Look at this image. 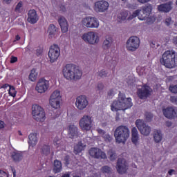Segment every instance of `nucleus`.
Segmentation results:
<instances>
[{"mask_svg": "<svg viewBox=\"0 0 177 177\" xmlns=\"http://www.w3.org/2000/svg\"><path fill=\"white\" fill-rule=\"evenodd\" d=\"M116 169L118 174L122 175L128 171V162L124 158H118L116 163Z\"/></svg>", "mask_w": 177, "mask_h": 177, "instance_id": "ddd939ff", "label": "nucleus"}, {"mask_svg": "<svg viewBox=\"0 0 177 177\" xmlns=\"http://www.w3.org/2000/svg\"><path fill=\"white\" fill-rule=\"evenodd\" d=\"M82 38L83 41L88 42V44H90L91 45H95V44L99 42V37H97V34L95 32L84 33Z\"/></svg>", "mask_w": 177, "mask_h": 177, "instance_id": "9d476101", "label": "nucleus"}, {"mask_svg": "<svg viewBox=\"0 0 177 177\" xmlns=\"http://www.w3.org/2000/svg\"><path fill=\"white\" fill-rule=\"evenodd\" d=\"M37 77H38V73L35 72V69H32L30 74L29 75V80L34 82L35 80H37Z\"/></svg>", "mask_w": 177, "mask_h": 177, "instance_id": "4c0bfd02", "label": "nucleus"}, {"mask_svg": "<svg viewBox=\"0 0 177 177\" xmlns=\"http://www.w3.org/2000/svg\"><path fill=\"white\" fill-rule=\"evenodd\" d=\"M109 9V2L106 1H99L95 3V12H106Z\"/></svg>", "mask_w": 177, "mask_h": 177, "instance_id": "a211bd4d", "label": "nucleus"}, {"mask_svg": "<svg viewBox=\"0 0 177 177\" xmlns=\"http://www.w3.org/2000/svg\"><path fill=\"white\" fill-rule=\"evenodd\" d=\"M88 153L91 157H93V158H102V160H106V158H107V155H106V153L102 151V150L99 148H91L88 151Z\"/></svg>", "mask_w": 177, "mask_h": 177, "instance_id": "4468645a", "label": "nucleus"}, {"mask_svg": "<svg viewBox=\"0 0 177 177\" xmlns=\"http://www.w3.org/2000/svg\"><path fill=\"white\" fill-rule=\"evenodd\" d=\"M62 95H60V91L59 90H55L50 97V106L53 109H59L60 107Z\"/></svg>", "mask_w": 177, "mask_h": 177, "instance_id": "0eeeda50", "label": "nucleus"}, {"mask_svg": "<svg viewBox=\"0 0 177 177\" xmlns=\"http://www.w3.org/2000/svg\"><path fill=\"white\" fill-rule=\"evenodd\" d=\"M153 140L155 143H160L162 140V133L160 131H156L153 133Z\"/></svg>", "mask_w": 177, "mask_h": 177, "instance_id": "7c9ffc66", "label": "nucleus"}, {"mask_svg": "<svg viewBox=\"0 0 177 177\" xmlns=\"http://www.w3.org/2000/svg\"><path fill=\"white\" fill-rule=\"evenodd\" d=\"M21 6H23V3H21V1L19 2L16 6L15 12H20V8H21Z\"/></svg>", "mask_w": 177, "mask_h": 177, "instance_id": "49530a36", "label": "nucleus"}, {"mask_svg": "<svg viewBox=\"0 0 177 177\" xmlns=\"http://www.w3.org/2000/svg\"><path fill=\"white\" fill-rule=\"evenodd\" d=\"M8 93L10 96L15 97V96H16V90L15 89V87L10 86Z\"/></svg>", "mask_w": 177, "mask_h": 177, "instance_id": "79ce46f5", "label": "nucleus"}, {"mask_svg": "<svg viewBox=\"0 0 177 177\" xmlns=\"http://www.w3.org/2000/svg\"><path fill=\"white\" fill-rule=\"evenodd\" d=\"M47 32H48V37L50 39L55 38L56 34H57V28L54 24L49 25Z\"/></svg>", "mask_w": 177, "mask_h": 177, "instance_id": "393cba45", "label": "nucleus"}, {"mask_svg": "<svg viewBox=\"0 0 177 177\" xmlns=\"http://www.w3.org/2000/svg\"><path fill=\"white\" fill-rule=\"evenodd\" d=\"M4 2H6V3H10V2H12V0H3Z\"/></svg>", "mask_w": 177, "mask_h": 177, "instance_id": "69168bd1", "label": "nucleus"}, {"mask_svg": "<svg viewBox=\"0 0 177 177\" xmlns=\"http://www.w3.org/2000/svg\"><path fill=\"white\" fill-rule=\"evenodd\" d=\"M172 172H175V170H174V169H170V170L168 171L169 175H172Z\"/></svg>", "mask_w": 177, "mask_h": 177, "instance_id": "0e129e2a", "label": "nucleus"}, {"mask_svg": "<svg viewBox=\"0 0 177 177\" xmlns=\"http://www.w3.org/2000/svg\"><path fill=\"white\" fill-rule=\"evenodd\" d=\"M126 45L127 50L129 52H135L137 49H139V46H140V39L136 36H131L127 41Z\"/></svg>", "mask_w": 177, "mask_h": 177, "instance_id": "423d86ee", "label": "nucleus"}, {"mask_svg": "<svg viewBox=\"0 0 177 177\" xmlns=\"http://www.w3.org/2000/svg\"><path fill=\"white\" fill-rule=\"evenodd\" d=\"M113 95H114V91H113V89L109 90L108 92V96H113Z\"/></svg>", "mask_w": 177, "mask_h": 177, "instance_id": "13d9d810", "label": "nucleus"}, {"mask_svg": "<svg viewBox=\"0 0 177 177\" xmlns=\"http://www.w3.org/2000/svg\"><path fill=\"white\" fill-rule=\"evenodd\" d=\"M102 138H104L105 142H111L113 139L109 133H105Z\"/></svg>", "mask_w": 177, "mask_h": 177, "instance_id": "c03bdc74", "label": "nucleus"}, {"mask_svg": "<svg viewBox=\"0 0 177 177\" xmlns=\"http://www.w3.org/2000/svg\"><path fill=\"white\" fill-rule=\"evenodd\" d=\"M131 142L134 145H137L139 142V133L136 127H133L131 129Z\"/></svg>", "mask_w": 177, "mask_h": 177, "instance_id": "a878e982", "label": "nucleus"}, {"mask_svg": "<svg viewBox=\"0 0 177 177\" xmlns=\"http://www.w3.org/2000/svg\"><path fill=\"white\" fill-rule=\"evenodd\" d=\"M162 113L165 117H166V118H169V120L176 117V111H175V109L173 107L163 109Z\"/></svg>", "mask_w": 177, "mask_h": 177, "instance_id": "aec40b11", "label": "nucleus"}, {"mask_svg": "<svg viewBox=\"0 0 177 177\" xmlns=\"http://www.w3.org/2000/svg\"><path fill=\"white\" fill-rule=\"evenodd\" d=\"M127 17H128V11L127 10L122 11L118 16V19L119 20H122V21L127 20Z\"/></svg>", "mask_w": 177, "mask_h": 177, "instance_id": "c9c22d12", "label": "nucleus"}, {"mask_svg": "<svg viewBox=\"0 0 177 177\" xmlns=\"http://www.w3.org/2000/svg\"><path fill=\"white\" fill-rule=\"evenodd\" d=\"M132 106V99L131 97L127 98L125 95L120 93L118 100L117 101H114L111 105L112 111H118L119 110H122V111H125V110H128V109H131Z\"/></svg>", "mask_w": 177, "mask_h": 177, "instance_id": "f03ea898", "label": "nucleus"}, {"mask_svg": "<svg viewBox=\"0 0 177 177\" xmlns=\"http://www.w3.org/2000/svg\"><path fill=\"white\" fill-rule=\"evenodd\" d=\"M97 132L98 133H100V135H101L102 137L104 136V135L106 134V132L104 131V130H102L100 129H97Z\"/></svg>", "mask_w": 177, "mask_h": 177, "instance_id": "864d4df0", "label": "nucleus"}, {"mask_svg": "<svg viewBox=\"0 0 177 177\" xmlns=\"http://www.w3.org/2000/svg\"><path fill=\"white\" fill-rule=\"evenodd\" d=\"M160 63L167 68H174L176 66V59L175 60V52L167 50L162 55Z\"/></svg>", "mask_w": 177, "mask_h": 177, "instance_id": "20e7f679", "label": "nucleus"}, {"mask_svg": "<svg viewBox=\"0 0 177 177\" xmlns=\"http://www.w3.org/2000/svg\"><path fill=\"white\" fill-rule=\"evenodd\" d=\"M111 44H113V38L110 36L106 37L102 44L103 49L105 50L110 49L111 47Z\"/></svg>", "mask_w": 177, "mask_h": 177, "instance_id": "cd10ccee", "label": "nucleus"}, {"mask_svg": "<svg viewBox=\"0 0 177 177\" xmlns=\"http://www.w3.org/2000/svg\"><path fill=\"white\" fill-rule=\"evenodd\" d=\"M43 49L41 48H39L36 50V55L37 56H41L42 55Z\"/></svg>", "mask_w": 177, "mask_h": 177, "instance_id": "8fccbe9b", "label": "nucleus"}, {"mask_svg": "<svg viewBox=\"0 0 177 177\" xmlns=\"http://www.w3.org/2000/svg\"><path fill=\"white\" fill-rule=\"evenodd\" d=\"M11 157L13 161H15V162H19V161H21V160H23V155L17 152H12Z\"/></svg>", "mask_w": 177, "mask_h": 177, "instance_id": "2f4dec72", "label": "nucleus"}, {"mask_svg": "<svg viewBox=\"0 0 177 177\" xmlns=\"http://www.w3.org/2000/svg\"><path fill=\"white\" fill-rule=\"evenodd\" d=\"M147 23L148 24H153V21H152V20H151V18H150V17H147Z\"/></svg>", "mask_w": 177, "mask_h": 177, "instance_id": "bf43d9fd", "label": "nucleus"}, {"mask_svg": "<svg viewBox=\"0 0 177 177\" xmlns=\"http://www.w3.org/2000/svg\"><path fill=\"white\" fill-rule=\"evenodd\" d=\"M107 74H108L107 71L104 70H102L97 73L98 77H100L101 78H106V77H107Z\"/></svg>", "mask_w": 177, "mask_h": 177, "instance_id": "37998d69", "label": "nucleus"}, {"mask_svg": "<svg viewBox=\"0 0 177 177\" xmlns=\"http://www.w3.org/2000/svg\"><path fill=\"white\" fill-rule=\"evenodd\" d=\"M107 155L110 161H115V160H117V153L113 149H109L107 152Z\"/></svg>", "mask_w": 177, "mask_h": 177, "instance_id": "473e14b6", "label": "nucleus"}, {"mask_svg": "<svg viewBox=\"0 0 177 177\" xmlns=\"http://www.w3.org/2000/svg\"><path fill=\"white\" fill-rule=\"evenodd\" d=\"M16 62H17V57L15 56H12L10 58V63L13 64V63H16Z\"/></svg>", "mask_w": 177, "mask_h": 177, "instance_id": "3c124183", "label": "nucleus"}, {"mask_svg": "<svg viewBox=\"0 0 177 177\" xmlns=\"http://www.w3.org/2000/svg\"><path fill=\"white\" fill-rule=\"evenodd\" d=\"M80 127L82 131H91L92 128V117L84 115L80 120Z\"/></svg>", "mask_w": 177, "mask_h": 177, "instance_id": "1a4fd4ad", "label": "nucleus"}, {"mask_svg": "<svg viewBox=\"0 0 177 177\" xmlns=\"http://www.w3.org/2000/svg\"><path fill=\"white\" fill-rule=\"evenodd\" d=\"M28 139H29V141H28L29 146H32V147H34V146H35V145H37L38 142L37 133H30L28 136Z\"/></svg>", "mask_w": 177, "mask_h": 177, "instance_id": "bb28decb", "label": "nucleus"}, {"mask_svg": "<svg viewBox=\"0 0 177 177\" xmlns=\"http://www.w3.org/2000/svg\"><path fill=\"white\" fill-rule=\"evenodd\" d=\"M82 24L87 28H97L99 27V21L93 17H86L82 21Z\"/></svg>", "mask_w": 177, "mask_h": 177, "instance_id": "f8f14e48", "label": "nucleus"}, {"mask_svg": "<svg viewBox=\"0 0 177 177\" xmlns=\"http://www.w3.org/2000/svg\"><path fill=\"white\" fill-rule=\"evenodd\" d=\"M8 86H9V88H10V85H9L8 84H5L1 88H3L4 89H6V88H8Z\"/></svg>", "mask_w": 177, "mask_h": 177, "instance_id": "680f3d73", "label": "nucleus"}, {"mask_svg": "<svg viewBox=\"0 0 177 177\" xmlns=\"http://www.w3.org/2000/svg\"><path fill=\"white\" fill-rule=\"evenodd\" d=\"M165 24L167 27H171V26L174 24V20H172V18L171 17H167L165 20Z\"/></svg>", "mask_w": 177, "mask_h": 177, "instance_id": "ea45409f", "label": "nucleus"}, {"mask_svg": "<svg viewBox=\"0 0 177 177\" xmlns=\"http://www.w3.org/2000/svg\"><path fill=\"white\" fill-rule=\"evenodd\" d=\"M136 125L142 135H144L145 136H149V135H150V132H151V127L146 124L143 120H137L136 121Z\"/></svg>", "mask_w": 177, "mask_h": 177, "instance_id": "6e6552de", "label": "nucleus"}, {"mask_svg": "<svg viewBox=\"0 0 177 177\" xmlns=\"http://www.w3.org/2000/svg\"><path fill=\"white\" fill-rule=\"evenodd\" d=\"M151 93V88L149 86H145L142 88H139L137 91V95L140 99H147Z\"/></svg>", "mask_w": 177, "mask_h": 177, "instance_id": "f3484780", "label": "nucleus"}, {"mask_svg": "<svg viewBox=\"0 0 177 177\" xmlns=\"http://www.w3.org/2000/svg\"><path fill=\"white\" fill-rule=\"evenodd\" d=\"M105 60L106 62H108V63H111L113 67H115V66H117V60H115V58L113 59L110 56H106L105 57Z\"/></svg>", "mask_w": 177, "mask_h": 177, "instance_id": "58836bf2", "label": "nucleus"}, {"mask_svg": "<svg viewBox=\"0 0 177 177\" xmlns=\"http://www.w3.org/2000/svg\"><path fill=\"white\" fill-rule=\"evenodd\" d=\"M97 88L98 91H103L104 88V85H103V83H98Z\"/></svg>", "mask_w": 177, "mask_h": 177, "instance_id": "09e8293b", "label": "nucleus"}, {"mask_svg": "<svg viewBox=\"0 0 177 177\" xmlns=\"http://www.w3.org/2000/svg\"><path fill=\"white\" fill-rule=\"evenodd\" d=\"M58 23L61 27L62 32H67L68 31V24L67 23V19L64 17H61L58 19Z\"/></svg>", "mask_w": 177, "mask_h": 177, "instance_id": "5701e85b", "label": "nucleus"}, {"mask_svg": "<svg viewBox=\"0 0 177 177\" xmlns=\"http://www.w3.org/2000/svg\"><path fill=\"white\" fill-rule=\"evenodd\" d=\"M59 142L60 141H57L56 142H54V145H59Z\"/></svg>", "mask_w": 177, "mask_h": 177, "instance_id": "774afa93", "label": "nucleus"}, {"mask_svg": "<svg viewBox=\"0 0 177 177\" xmlns=\"http://www.w3.org/2000/svg\"><path fill=\"white\" fill-rule=\"evenodd\" d=\"M151 0H138L140 3H147V2H150Z\"/></svg>", "mask_w": 177, "mask_h": 177, "instance_id": "6e6d98bb", "label": "nucleus"}, {"mask_svg": "<svg viewBox=\"0 0 177 177\" xmlns=\"http://www.w3.org/2000/svg\"><path fill=\"white\" fill-rule=\"evenodd\" d=\"M32 114L36 121H39V122H44L45 121V111L41 106L38 104L32 105Z\"/></svg>", "mask_w": 177, "mask_h": 177, "instance_id": "39448f33", "label": "nucleus"}, {"mask_svg": "<svg viewBox=\"0 0 177 177\" xmlns=\"http://www.w3.org/2000/svg\"><path fill=\"white\" fill-rule=\"evenodd\" d=\"M153 117L154 115H153V113L150 112H146L145 113V120L146 122H151V121H153Z\"/></svg>", "mask_w": 177, "mask_h": 177, "instance_id": "e433bc0d", "label": "nucleus"}, {"mask_svg": "<svg viewBox=\"0 0 177 177\" xmlns=\"http://www.w3.org/2000/svg\"><path fill=\"white\" fill-rule=\"evenodd\" d=\"M89 104L88 102V98L85 95H80L76 98L75 105L78 110H84L86 109Z\"/></svg>", "mask_w": 177, "mask_h": 177, "instance_id": "dca6fc26", "label": "nucleus"}, {"mask_svg": "<svg viewBox=\"0 0 177 177\" xmlns=\"http://www.w3.org/2000/svg\"><path fill=\"white\" fill-rule=\"evenodd\" d=\"M86 145L82 142H79L77 145L75 146L74 147V151L73 152L75 154H78V153H81L84 150V147H85Z\"/></svg>", "mask_w": 177, "mask_h": 177, "instance_id": "c85d7f7f", "label": "nucleus"}, {"mask_svg": "<svg viewBox=\"0 0 177 177\" xmlns=\"http://www.w3.org/2000/svg\"><path fill=\"white\" fill-rule=\"evenodd\" d=\"M3 128H5V122H3L2 120H0V129H3Z\"/></svg>", "mask_w": 177, "mask_h": 177, "instance_id": "4d7b16f0", "label": "nucleus"}, {"mask_svg": "<svg viewBox=\"0 0 177 177\" xmlns=\"http://www.w3.org/2000/svg\"><path fill=\"white\" fill-rule=\"evenodd\" d=\"M142 10L147 14V15L150 16V13L153 10V6L151 4H147L142 8Z\"/></svg>", "mask_w": 177, "mask_h": 177, "instance_id": "f704fd0d", "label": "nucleus"}, {"mask_svg": "<svg viewBox=\"0 0 177 177\" xmlns=\"http://www.w3.org/2000/svg\"><path fill=\"white\" fill-rule=\"evenodd\" d=\"M70 156H66L65 158H64V161H65V164L66 165H68V164H70Z\"/></svg>", "mask_w": 177, "mask_h": 177, "instance_id": "603ef678", "label": "nucleus"}, {"mask_svg": "<svg viewBox=\"0 0 177 177\" xmlns=\"http://www.w3.org/2000/svg\"><path fill=\"white\" fill-rule=\"evenodd\" d=\"M170 102H171V103H175L176 104H177V97L174 95L171 96Z\"/></svg>", "mask_w": 177, "mask_h": 177, "instance_id": "de8ad7c7", "label": "nucleus"}, {"mask_svg": "<svg viewBox=\"0 0 177 177\" xmlns=\"http://www.w3.org/2000/svg\"><path fill=\"white\" fill-rule=\"evenodd\" d=\"M41 153L43 156H49V154H50V147L48 145H44L41 149Z\"/></svg>", "mask_w": 177, "mask_h": 177, "instance_id": "72a5a7b5", "label": "nucleus"}, {"mask_svg": "<svg viewBox=\"0 0 177 177\" xmlns=\"http://www.w3.org/2000/svg\"><path fill=\"white\" fill-rule=\"evenodd\" d=\"M138 16L139 20H146L149 15L143 11V10H137L134 12H133L132 15L129 17L128 20H132L134 17Z\"/></svg>", "mask_w": 177, "mask_h": 177, "instance_id": "6ab92c4d", "label": "nucleus"}, {"mask_svg": "<svg viewBox=\"0 0 177 177\" xmlns=\"http://www.w3.org/2000/svg\"><path fill=\"white\" fill-rule=\"evenodd\" d=\"M60 56V48L57 44H54L50 46L48 52V57H50V63H55Z\"/></svg>", "mask_w": 177, "mask_h": 177, "instance_id": "9b49d317", "label": "nucleus"}, {"mask_svg": "<svg viewBox=\"0 0 177 177\" xmlns=\"http://www.w3.org/2000/svg\"><path fill=\"white\" fill-rule=\"evenodd\" d=\"M15 38H16V41H19V39H20V36L17 35V36L15 37Z\"/></svg>", "mask_w": 177, "mask_h": 177, "instance_id": "338daca9", "label": "nucleus"}, {"mask_svg": "<svg viewBox=\"0 0 177 177\" xmlns=\"http://www.w3.org/2000/svg\"><path fill=\"white\" fill-rule=\"evenodd\" d=\"M77 135H78V128L77 126L71 124L68 131V138L73 139V138H74V136H77Z\"/></svg>", "mask_w": 177, "mask_h": 177, "instance_id": "b1692460", "label": "nucleus"}, {"mask_svg": "<svg viewBox=\"0 0 177 177\" xmlns=\"http://www.w3.org/2000/svg\"><path fill=\"white\" fill-rule=\"evenodd\" d=\"M0 177H8V174H6V172L0 170Z\"/></svg>", "mask_w": 177, "mask_h": 177, "instance_id": "5fc2aeb1", "label": "nucleus"}, {"mask_svg": "<svg viewBox=\"0 0 177 177\" xmlns=\"http://www.w3.org/2000/svg\"><path fill=\"white\" fill-rule=\"evenodd\" d=\"M158 10L162 13H168L172 10V3L168 2L158 6Z\"/></svg>", "mask_w": 177, "mask_h": 177, "instance_id": "4be33fe9", "label": "nucleus"}, {"mask_svg": "<svg viewBox=\"0 0 177 177\" xmlns=\"http://www.w3.org/2000/svg\"><path fill=\"white\" fill-rule=\"evenodd\" d=\"M48 88H49V81L42 78L37 82L35 89L39 93H44L48 91Z\"/></svg>", "mask_w": 177, "mask_h": 177, "instance_id": "2eb2a0df", "label": "nucleus"}, {"mask_svg": "<svg viewBox=\"0 0 177 177\" xmlns=\"http://www.w3.org/2000/svg\"><path fill=\"white\" fill-rule=\"evenodd\" d=\"M62 169V162L58 160H54L53 171L55 174H58V172H60Z\"/></svg>", "mask_w": 177, "mask_h": 177, "instance_id": "c756f323", "label": "nucleus"}, {"mask_svg": "<svg viewBox=\"0 0 177 177\" xmlns=\"http://www.w3.org/2000/svg\"><path fill=\"white\" fill-rule=\"evenodd\" d=\"M169 89L171 92H172V93H177V84L174 86H170Z\"/></svg>", "mask_w": 177, "mask_h": 177, "instance_id": "a18cd8bd", "label": "nucleus"}, {"mask_svg": "<svg viewBox=\"0 0 177 177\" xmlns=\"http://www.w3.org/2000/svg\"><path fill=\"white\" fill-rule=\"evenodd\" d=\"M102 171L104 174H111V167L109 166H104L102 167Z\"/></svg>", "mask_w": 177, "mask_h": 177, "instance_id": "a19ab883", "label": "nucleus"}, {"mask_svg": "<svg viewBox=\"0 0 177 177\" xmlns=\"http://www.w3.org/2000/svg\"><path fill=\"white\" fill-rule=\"evenodd\" d=\"M64 77L70 81H77L82 77V71L75 64H68L63 68Z\"/></svg>", "mask_w": 177, "mask_h": 177, "instance_id": "f257e3e1", "label": "nucleus"}, {"mask_svg": "<svg viewBox=\"0 0 177 177\" xmlns=\"http://www.w3.org/2000/svg\"><path fill=\"white\" fill-rule=\"evenodd\" d=\"M131 135L129 128L127 126L121 125L116 128L114 136L117 143H125Z\"/></svg>", "mask_w": 177, "mask_h": 177, "instance_id": "7ed1b4c3", "label": "nucleus"}, {"mask_svg": "<svg viewBox=\"0 0 177 177\" xmlns=\"http://www.w3.org/2000/svg\"><path fill=\"white\" fill-rule=\"evenodd\" d=\"M12 172L13 174V176L16 177V169H15V168L13 167H10Z\"/></svg>", "mask_w": 177, "mask_h": 177, "instance_id": "052dcab7", "label": "nucleus"}, {"mask_svg": "<svg viewBox=\"0 0 177 177\" xmlns=\"http://www.w3.org/2000/svg\"><path fill=\"white\" fill-rule=\"evenodd\" d=\"M38 15L35 10H30L28 13V21L31 24H35L38 21Z\"/></svg>", "mask_w": 177, "mask_h": 177, "instance_id": "412c9836", "label": "nucleus"}, {"mask_svg": "<svg viewBox=\"0 0 177 177\" xmlns=\"http://www.w3.org/2000/svg\"><path fill=\"white\" fill-rule=\"evenodd\" d=\"M62 177H70V174L69 173H65L62 176Z\"/></svg>", "mask_w": 177, "mask_h": 177, "instance_id": "e2e57ef3", "label": "nucleus"}]
</instances>
